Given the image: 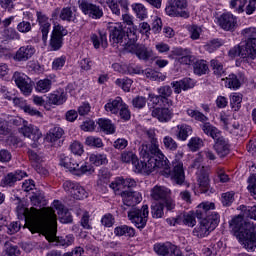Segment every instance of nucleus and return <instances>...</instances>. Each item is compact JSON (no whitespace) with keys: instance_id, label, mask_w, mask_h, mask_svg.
Listing matches in <instances>:
<instances>
[{"instance_id":"21","label":"nucleus","mask_w":256,"mask_h":256,"mask_svg":"<svg viewBox=\"0 0 256 256\" xmlns=\"http://www.w3.org/2000/svg\"><path fill=\"white\" fill-rule=\"evenodd\" d=\"M120 195L126 207H135V205L141 203L142 198L139 192H131V191L124 190L120 192Z\"/></svg>"},{"instance_id":"29","label":"nucleus","mask_w":256,"mask_h":256,"mask_svg":"<svg viewBox=\"0 0 256 256\" xmlns=\"http://www.w3.org/2000/svg\"><path fill=\"white\" fill-rule=\"evenodd\" d=\"M65 135V131L63 128L59 126H55L54 128L50 129L49 132L46 135V141L48 143H55L61 139Z\"/></svg>"},{"instance_id":"32","label":"nucleus","mask_w":256,"mask_h":256,"mask_svg":"<svg viewBox=\"0 0 256 256\" xmlns=\"http://www.w3.org/2000/svg\"><path fill=\"white\" fill-rule=\"evenodd\" d=\"M121 161L122 163H132L135 167V171L137 170V164L139 163V159L137 158V155L131 151H124L121 154Z\"/></svg>"},{"instance_id":"47","label":"nucleus","mask_w":256,"mask_h":256,"mask_svg":"<svg viewBox=\"0 0 256 256\" xmlns=\"http://www.w3.org/2000/svg\"><path fill=\"white\" fill-rule=\"evenodd\" d=\"M247 5V0H231L230 8L234 9L236 13H243L245 11V6Z\"/></svg>"},{"instance_id":"45","label":"nucleus","mask_w":256,"mask_h":256,"mask_svg":"<svg viewBox=\"0 0 256 256\" xmlns=\"http://www.w3.org/2000/svg\"><path fill=\"white\" fill-rule=\"evenodd\" d=\"M144 75L147 77V79H152V81H163L165 79V75L151 68L144 70Z\"/></svg>"},{"instance_id":"51","label":"nucleus","mask_w":256,"mask_h":256,"mask_svg":"<svg viewBox=\"0 0 256 256\" xmlns=\"http://www.w3.org/2000/svg\"><path fill=\"white\" fill-rule=\"evenodd\" d=\"M5 251L8 256H19L21 255V251L19 250V246L13 245L10 242L5 243Z\"/></svg>"},{"instance_id":"16","label":"nucleus","mask_w":256,"mask_h":256,"mask_svg":"<svg viewBox=\"0 0 256 256\" xmlns=\"http://www.w3.org/2000/svg\"><path fill=\"white\" fill-rule=\"evenodd\" d=\"M36 17L40 27V31L42 33V41L44 43H47L49 31L51 30V19H49L47 14L43 13L42 11H37Z\"/></svg>"},{"instance_id":"33","label":"nucleus","mask_w":256,"mask_h":256,"mask_svg":"<svg viewBox=\"0 0 256 256\" xmlns=\"http://www.w3.org/2000/svg\"><path fill=\"white\" fill-rule=\"evenodd\" d=\"M210 67L216 77H223V75H225V67L223 66V63H221V61L217 59L211 60Z\"/></svg>"},{"instance_id":"24","label":"nucleus","mask_w":256,"mask_h":256,"mask_svg":"<svg viewBox=\"0 0 256 256\" xmlns=\"http://www.w3.org/2000/svg\"><path fill=\"white\" fill-rule=\"evenodd\" d=\"M214 150L219 155V157H227V154L230 153L229 140L223 136H220L214 140Z\"/></svg>"},{"instance_id":"19","label":"nucleus","mask_w":256,"mask_h":256,"mask_svg":"<svg viewBox=\"0 0 256 256\" xmlns=\"http://www.w3.org/2000/svg\"><path fill=\"white\" fill-rule=\"evenodd\" d=\"M24 177H27V173L22 170H17L15 172H10L3 177L1 180V185L4 187H13L17 181H21Z\"/></svg>"},{"instance_id":"4","label":"nucleus","mask_w":256,"mask_h":256,"mask_svg":"<svg viewBox=\"0 0 256 256\" xmlns=\"http://www.w3.org/2000/svg\"><path fill=\"white\" fill-rule=\"evenodd\" d=\"M229 225L234 233H239L240 242L247 251H254L256 247V225L245 222L242 215L232 218Z\"/></svg>"},{"instance_id":"48","label":"nucleus","mask_w":256,"mask_h":256,"mask_svg":"<svg viewBox=\"0 0 256 256\" xmlns=\"http://www.w3.org/2000/svg\"><path fill=\"white\" fill-rule=\"evenodd\" d=\"M221 201L224 207H231V205L233 204V201H235V192L230 191V192L222 193Z\"/></svg>"},{"instance_id":"37","label":"nucleus","mask_w":256,"mask_h":256,"mask_svg":"<svg viewBox=\"0 0 256 256\" xmlns=\"http://www.w3.org/2000/svg\"><path fill=\"white\" fill-rule=\"evenodd\" d=\"M65 101H67L65 92L58 93V94H50L48 96V103L50 105H63Z\"/></svg>"},{"instance_id":"27","label":"nucleus","mask_w":256,"mask_h":256,"mask_svg":"<svg viewBox=\"0 0 256 256\" xmlns=\"http://www.w3.org/2000/svg\"><path fill=\"white\" fill-rule=\"evenodd\" d=\"M125 104L123 102V98L116 97L114 100H109V102L104 106L105 111L112 113L113 115H117L119 113L121 107Z\"/></svg>"},{"instance_id":"36","label":"nucleus","mask_w":256,"mask_h":256,"mask_svg":"<svg viewBox=\"0 0 256 256\" xmlns=\"http://www.w3.org/2000/svg\"><path fill=\"white\" fill-rule=\"evenodd\" d=\"M52 85L53 82L50 79H42L36 83L35 89L38 91V93H49Z\"/></svg>"},{"instance_id":"12","label":"nucleus","mask_w":256,"mask_h":256,"mask_svg":"<svg viewBox=\"0 0 256 256\" xmlns=\"http://www.w3.org/2000/svg\"><path fill=\"white\" fill-rule=\"evenodd\" d=\"M167 3L168 5L165 8L166 15L189 19V12L185 10L188 7L187 0H167Z\"/></svg>"},{"instance_id":"42","label":"nucleus","mask_w":256,"mask_h":256,"mask_svg":"<svg viewBox=\"0 0 256 256\" xmlns=\"http://www.w3.org/2000/svg\"><path fill=\"white\" fill-rule=\"evenodd\" d=\"M30 200L32 205H35L36 207L47 205V202L45 201V194L43 192L33 193Z\"/></svg>"},{"instance_id":"59","label":"nucleus","mask_w":256,"mask_h":256,"mask_svg":"<svg viewBox=\"0 0 256 256\" xmlns=\"http://www.w3.org/2000/svg\"><path fill=\"white\" fill-rule=\"evenodd\" d=\"M195 217H197V212L189 213L184 216L183 223L184 225H188V227H195L197 224V220H195Z\"/></svg>"},{"instance_id":"39","label":"nucleus","mask_w":256,"mask_h":256,"mask_svg":"<svg viewBox=\"0 0 256 256\" xmlns=\"http://www.w3.org/2000/svg\"><path fill=\"white\" fill-rule=\"evenodd\" d=\"M207 71H209V66L207 65V61L198 60L194 63V73L196 75H206Z\"/></svg>"},{"instance_id":"25","label":"nucleus","mask_w":256,"mask_h":256,"mask_svg":"<svg viewBox=\"0 0 256 256\" xmlns=\"http://www.w3.org/2000/svg\"><path fill=\"white\" fill-rule=\"evenodd\" d=\"M90 41L93 44L95 49H99L103 47V49H107L109 43L107 42V32L99 31L98 35L93 33L90 35Z\"/></svg>"},{"instance_id":"3","label":"nucleus","mask_w":256,"mask_h":256,"mask_svg":"<svg viewBox=\"0 0 256 256\" xmlns=\"http://www.w3.org/2000/svg\"><path fill=\"white\" fill-rule=\"evenodd\" d=\"M197 219H201L199 225L193 230V234L198 239L207 237L211 231L217 229V225L221 221V216L215 211V203L202 202L196 210Z\"/></svg>"},{"instance_id":"60","label":"nucleus","mask_w":256,"mask_h":256,"mask_svg":"<svg viewBox=\"0 0 256 256\" xmlns=\"http://www.w3.org/2000/svg\"><path fill=\"white\" fill-rule=\"evenodd\" d=\"M221 45L222 44L219 39H214L206 44L205 49L208 51V53H213V51H217Z\"/></svg>"},{"instance_id":"46","label":"nucleus","mask_w":256,"mask_h":256,"mask_svg":"<svg viewBox=\"0 0 256 256\" xmlns=\"http://www.w3.org/2000/svg\"><path fill=\"white\" fill-rule=\"evenodd\" d=\"M242 102L243 97H241V94L234 93L230 96V105L234 111H239V109H241Z\"/></svg>"},{"instance_id":"35","label":"nucleus","mask_w":256,"mask_h":256,"mask_svg":"<svg viewBox=\"0 0 256 256\" xmlns=\"http://www.w3.org/2000/svg\"><path fill=\"white\" fill-rule=\"evenodd\" d=\"M198 185L201 193H207V191H209V174L201 172L198 175Z\"/></svg>"},{"instance_id":"7","label":"nucleus","mask_w":256,"mask_h":256,"mask_svg":"<svg viewBox=\"0 0 256 256\" xmlns=\"http://www.w3.org/2000/svg\"><path fill=\"white\" fill-rule=\"evenodd\" d=\"M186 113L188 117H191V119H195V121H199L202 123L201 129L207 137H211L214 141H217L219 137L223 136V133L219 128L213 126L209 121V117H207L205 114L201 113L199 110L194 109H187Z\"/></svg>"},{"instance_id":"61","label":"nucleus","mask_w":256,"mask_h":256,"mask_svg":"<svg viewBox=\"0 0 256 256\" xmlns=\"http://www.w3.org/2000/svg\"><path fill=\"white\" fill-rule=\"evenodd\" d=\"M19 133H21L24 137H28V139H31V136L33 133H35V128H33V125H25L19 129Z\"/></svg>"},{"instance_id":"54","label":"nucleus","mask_w":256,"mask_h":256,"mask_svg":"<svg viewBox=\"0 0 256 256\" xmlns=\"http://www.w3.org/2000/svg\"><path fill=\"white\" fill-rule=\"evenodd\" d=\"M118 113L122 121H129V119H131V111L129 110V106L126 103L123 104Z\"/></svg>"},{"instance_id":"57","label":"nucleus","mask_w":256,"mask_h":256,"mask_svg":"<svg viewBox=\"0 0 256 256\" xmlns=\"http://www.w3.org/2000/svg\"><path fill=\"white\" fill-rule=\"evenodd\" d=\"M12 81H14L16 83L17 87H19L20 85H23V83L27 82V75L16 71L13 74Z\"/></svg>"},{"instance_id":"8","label":"nucleus","mask_w":256,"mask_h":256,"mask_svg":"<svg viewBox=\"0 0 256 256\" xmlns=\"http://www.w3.org/2000/svg\"><path fill=\"white\" fill-rule=\"evenodd\" d=\"M60 165L62 167H65L70 171V173H73V175H77L78 177H81V175H85V173H95V169L93 166L87 162H80L75 158H71L69 156H66L65 154L60 155Z\"/></svg>"},{"instance_id":"13","label":"nucleus","mask_w":256,"mask_h":256,"mask_svg":"<svg viewBox=\"0 0 256 256\" xmlns=\"http://www.w3.org/2000/svg\"><path fill=\"white\" fill-rule=\"evenodd\" d=\"M67 35V29L61 25H57L54 27L50 42H49V47L51 51H59L61 47H63V38Z\"/></svg>"},{"instance_id":"22","label":"nucleus","mask_w":256,"mask_h":256,"mask_svg":"<svg viewBox=\"0 0 256 256\" xmlns=\"http://www.w3.org/2000/svg\"><path fill=\"white\" fill-rule=\"evenodd\" d=\"M53 19H61L62 21H68V23H75V14L73 13V9L71 7H64V8H56L52 12Z\"/></svg>"},{"instance_id":"31","label":"nucleus","mask_w":256,"mask_h":256,"mask_svg":"<svg viewBox=\"0 0 256 256\" xmlns=\"http://www.w3.org/2000/svg\"><path fill=\"white\" fill-rule=\"evenodd\" d=\"M98 125L104 133H107V135H113V133H115V125H113L109 119L100 118L98 120Z\"/></svg>"},{"instance_id":"20","label":"nucleus","mask_w":256,"mask_h":256,"mask_svg":"<svg viewBox=\"0 0 256 256\" xmlns=\"http://www.w3.org/2000/svg\"><path fill=\"white\" fill-rule=\"evenodd\" d=\"M152 117L158 119L160 123H168L173 117V112L169 109V106L156 107L152 110Z\"/></svg>"},{"instance_id":"10","label":"nucleus","mask_w":256,"mask_h":256,"mask_svg":"<svg viewBox=\"0 0 256 256\" xmlns=\"http://www.w3.org/2000/svg\"><path fill=\"white\" fill-rule=\"evenodd\" d=\"M128 219L138 229H145L149 219V206L143 205L141 208L132 207L128 211Z\"/></svg>"},{"instance_id":"56","label":"nucleus","mask_w":256,"mask_h":256,"mask_svg":"<svg viewBox=\"0 0 256 256\" xmlns=\"http://www.w3.org/2000/svg\"><path fill=\"white\" fill-rule=\"evenodd\" d=\"M70 151L74 155L81 156V155H83L85 150H83V144H81V142L74 141L72 144H70Z\"/></svg>"},{"instance_id":"40","label":"nucleus","mask_w":256,"mask_h":256,"mask_svg":"<svg viewBox=\"0 0 256 256\" xmlns=\"http://www.w3.org/2000/svg\"><path fill=\"white\" fill-rule=\"evenodd\" d=\"M54 207L60 211L61 213V217H60V221L61 223H72L73 222V216L71 214H69V212H65L63 214V205L59 203V201H54Z\"/></svg>"},{"instance_id":"41","label":"nucleus","mask_w":256,"mask_h":256,"mask_svg":"<svg viewBox=\"0 0 256 256\" xmlns=\"http://www.w3.org/2000/svg\"><path fill=\"white\" fill-rule=\"evenodd\" d=\"M90 163H93V165H96V167H99L101 165H107V155L105 154H92L89 157Z\"/></svg>"},{"instance_id":"14","label":"nucleus","mask_w":256,"mask_h":256,"mask_svg":"<svg viewBox=\"0 0 256 256\" xmlns=\"http://www.w3.org/2000/svg\"><path fill=\"white\" fill-rule=\"evenodd\" d=\"M126 51H128V53H133L142 61H149V59L153 57V50L151 48L143 44H137V42L130 43Z\"/></svg>"},{"instance_id":"34","label":"nucleus","mask_w":256,"mask_h":256,"mask_svg":"<svg viewBox=\"0 0 256 256\" xmlns=\"http://www.w3.org/2000/svg\"><path fill=\"white\" fill-rule=\"evenodd\" d=\"M132 10L136 14V17L138 19H140L141 21H143V19H147L148 12H147V8L145 7V5H143L141 3L132 4Z\"/></svg>"},{"instance_id":"58","label":"nucleus","mask_w":256,"mask_h":256,"mask_svg":"<svg viewBox=\"0 0 256 256\" xmlns=\"http://www.w3.org/2000/svg\"><path fill=\"white\" fill-rule=\"evenodd\" d=\"M87 197V191H85V188L79 184H76V191L73 192V199H85Z\"/></svg>"},{"instance_id":"43","label":"nucleus","mask_w":256,"mask_h":256,"mask_svg":"<svg viewBox=\"0 0 256 256\" xmlns=\"http://www.w3.org/2000/svg\"><path fill=\"white\" fill-rule=\"evenodd\" d=\"M226 87H228V89H239V87H241V81L237 75L230 74L226 77Z\"/></svg>"},{"instance_id":"63","label":"nucleus","mask_w":256,"mask_h":256,"mask_svg":"<svg viewBox=\"0 0 256 256\" xmlns=\"http://www.w3.org/2000/svg\"><path fill=\"white\" fill-rule=\"evenodd\" d=\"M31 29V22L29 21H22L17 25V31H19V33H29Z\"/></svg>"},{"instance_id":"6","label":"nucleus","mask_w":256,"mask_h":256,"mask_svg":"<svg viewBox=\"0 0 256 256\" xmlns=\"http://www.w3.org/2000/svg\"><path fill=\"white\" fill-rule=\"evenodd\" d=\"M242 35L247 39L243 45L234 46L230 49V57H242V59L256 58V28L250 27L242 30Z\"/></svg>"},{"instance_id":"53","label":"nucleus","mask_w":256,"mask_h":256,"mask_svg":"<svg viewBox=\"0 0 256 256\" xmlns=\"http://www.w3.org/2000/svg\"><path fill=\"white\" fill-rule=\"evenodd\" d=\"M188 31L190 33V38L192 39V41H197V39L201 37V33L203 30L197 25H191L188 27Z\"/></svg>"},{"instance_id":"62","label":"nucleus","mask_w":256,"mask_h":256,"mask_svg":"<svg viewBox=\"0 0 256 256\" xmlns=\"http://www.w3.org/2000/svg\"><path fill=\"white\" fill-rule=\"evenodd\" d=\"M4 37H6V39H10V40H13V39L19 40V39H21V36L13 28H6L4 30Z\"/></svg>"},{"instance_id":"26","label":"nucleus","mask_w":256,"mask_h":256,"mask_svg":"<svg viewBox=\"0 0 256 256\" xmlns=\"http://www.w3.org/2000/svg\"><path fill=\"white\" fill-rule=\"evenodd\" d=\"M157 93L164 99V107H172L173 100L169 99L173 95V89L169 85L161 86L157 89Z\"/></svg>"},{"instance_id":"23","label":"nucleus","mask_w":256,"mask_h":256,"mask_svg":"<svg viewBox=\"0 0 256 256\" xmlns=\"http://www.w3.org/2000/svg\"><path fill=\"white\" fill-rule=\"evenodd\" d=\"M33 55H35V47H33L32 45L22 46L16 51L14 61H29V59H31Z\"/></svg>"},{"instance_id":"5","label":"nucleus","mask_w":256,"mask_h":256,"mask_svg":"<svg viewBox=\"0 0 256 256\" xmlns=\"http://www.w3.org/2000/svg\"><path fill=\"white\" fill-rule=\"evenodd\" d=\"M109 39L113 47H124L127 51L131 43H137V29L125 27L123 23H111L109 26Z\"/></svg>"},{"instance_id":"38","label":"nucleus","mask_w":256,"mask_h":256,"mask_svg":"<svg viewBox=\"0 0 256 256\" xmlns=\"http://www.w3.org/2000/svg\"><path fill=\"white\" fill-rule=\"evenodd\" d=\"M165 209V203H155L151 206V213H152V217L154 219H161V217H163V215H165L164 212Z\"/></svg>"},{"instance_id":"44","label":"nucleus","mask_w":256,"mask_h":256,"mask_svg":"<svg viewBox=\"0 0 256 256\" xmlns=\"http://www.w3.org/2000/svg\"><path fill=\"white\" fill-rule=\"evenodd\" d=\"M115 85L121 87V89H123V91L126 93H129V91H131V86L133 85V80L129 78H118L115 81Z\"/></svg>"},{"instance_id":"55","label":"nucleus","mask_w":256,"mask_h":256,"mask_svg":"<svg viewBox=\"0 0 256 256\" xmlns=\"http://www.w3.org/2000/svg\"><path fill=\"white\" fill-rule=\"evenodd\" d=\"M132 105L135 109H143L147 105V98L143 96H136L132 99Z\"/></svg>"},{"instance_id":"64","label":"nucleus","mask_w":256,"mask_h":256,"mask_svg":"<svg viewBox=\"0 0 256 256\" xmlns=\"http://www.w3.org/2000/svg\"><path fill=\"white\" fill-rule=\"evenodd\" d=\"M248 189L250 193H252V196L254 199H256V175H252L248 178Z\"/></svg>"},{"instance_id":"52","label":"nucleus","mask_w":256,"mask_h":256,"mask_svg":"<svg viewBox=\"0 0 256 256\" xmlns=\"http://www.w3.org/2000/svg\"><path fill=\"white\" fill-rule=\"evenodd\" d=\"M203 146V139L199 137H192L188 142L190 151H199V148Z\"/></svg>"},{"instance_id":"30","label":"nucleus","mask_w":256,"mask_h":256,"mask_svg":"<svg viewBox=\"0 0 256 256\" xmlns=\"http://www.w3.org/2000/svg\"><path fill=\"white\" fill-rule=\"evenodd\" d=\"M114 235L117 237H123V235L126 237H135V229L127 225L118 226L114 230Z\"/></svg>"},{"instance_id":"18","label":"nucleus","mask_w":256,"mask_h":256,"mask_svg":"<svg viewBox=\"0 0 256 256\" xmlns=\"http://www.w3.org/2000/svg\"><path fill=\"white\" fill-rule=\"evenodd\" d=\"M137 185V182H135L134 179L131 178H116L114 181H112L109 185L110 189H113V191H115V193H117V191H123V189H131V187H135Z\"/></svg>"},{"instance_id":"17","label":"nucleus","mask_w":256,"mask_h":256,"mask_svg":"<svg viewBox=\"0 0 256 256\" xmlns=\"http://www.w3.org/2000/svg\"><path fill=\"white\" fill-rule=\"evenodd\" d=\"M218 25L224 31H235V27H237V17L229 12L223 13L218 17Z\"/></svg>"},{"instance_id":"2","label":"nucleus","mask_w":256,"mask_h":256,"mask_svg":"<svg viewBox=\"0 0 256 256\" xmlns=\"http://www.w3.org/2000/svg\"><path fill=\"white\" fill-rule=\"evenodd\" d=\"M183 157V153H178L176 159L172 162L173 170L169 166V160L159 154L149 153L148 156H141L143 160L138 161L136 165V173H153L155 169H162L161 174L164 177H170L176 185H184L185 183V169H183V162L179 159Z\"/></svg>"},{"instance_id":"49","label":"nucleus","mask_w":256,"mask_h":256,"mask_svg":"<svg viewBox=\"0 0 256 256\" xmlns=\"http://www.w3.org/2000/svg\"><path fill=\"white\" fill-rule=\"evenodd\" d=\"M163 145L168 151H175L179 147L177 141H175L171 136H165L163 138Z\"/></svg>"},{"instance_id":"11","label":"nucleus","mask_w":256,"mask_h":256,"mask_svg":"<svg viewBox=\"0 0 256 256\" xmlns=\"http://www.w3.org/2000/svg\"><path fill=\"white\" fill-rule=\"evenodd\" d=\"M151 197L154 201H163L167 211L175 209V200L171 198V190L169 188L156 185L151 190Z\"/></svg>"},{"instance_id":"9","label":"nucleus","mask_w":256,"mask_h":256,"mask_svg":"<svg viewBox=\"0 0 256 256\" xmlns=\"http://www.w3.org/2000/svg\"><path fill=\"white\" fill-rule=\"evenodd\" d=\"M144 137L147 139L148 144H142L140 147V157H149V153H154L163 157V152L159 149V140L155 129H148L144 131Z\"/></svg>"},{"instance_id":"15","label":"nucleus","mask_w":256,"mask_h":256,"mask_svg":"<svg viewBox=\"0 0 256 256\" xmlns=\"http://www.w3.org/2000/svg\"><path fill=\"white\" fill-rule=\"evenodd\" d=\"M79 7L82 13H84V15H88L90 19H101V17H103V9L100 6H97L96 4L87 1H82Z\"/></svg>"},{"instance_id":"28","label":"nucleus","mask_w":256,"mask_h":256,"mask_svg":"<svg viewBox=\"0 0 256 256\" xmlns=\"http://www.w3.org/2000/svg\"><path fill=\"white\" fill-rule=\"evenodd\" d=\"M193 134V127L189 124H180L177 126L176 137L179 141H187L189 135Z\"/></svg>"},{"instance_id":"50","label":"nucleus","mask_w":256,"mask_h":256,"mask_svg":"<svg viewBox=\"0 0 256 256\" xmlns=\"http://www.w3.org/2000/svg\"><path fill=\"white\" fill-rule=\"evenodd\" d=\"M85 145L88 147L101 148L103 146V140L99 137L88 136L85 140Z\"/></svg>"},{"instance_id":"1","label":"nucleus","mask_w":256,"mask_h":256,"mask_svg":"<svg viewBox=\"0 0 256 256\" xmlns=\"http://www.w3.org/2000/svg\"><path fill=\"white\" fill-rule=\"evenodd\" d=\"M22 213L29 231L41 233L49 243H56L60 247H69L75 242L73 235L57 236V214L53 208H23Z\"/></svg>"}]
</instances>
